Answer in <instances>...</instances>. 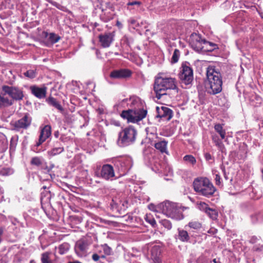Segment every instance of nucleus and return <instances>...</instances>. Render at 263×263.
<instances>
[{"label":"nucleus","instance_id":"de8ad7c7","mask_svg":"<svg viewBox=\"0 0 263 263\" xmlns=\"http://www.w3.org/2000/svg\"><path fill=\"white\" fill-rule=\"evenodd\" d=\"M24 75L30 79L35 77V72L33 70H29L24 73Z\"/></svg>","mask_w":263,"mask_h":263},{"label":"nucleus","instance_id":"72a5a7b5","mask_svg":"<svg viewBox=\"0 0 263 263\" xmlns=\"http://www.w3.org/2000/svg\"><path fill=\"white\" fill-rule=\"evenodd\" d=\"M215 130L219 134L221 139H224L226 137V130L220 124H216L214 125Z\"/></svg>","mask_w":263,"mask_h":263},{"label":"nucleus","instance_id":"aec40b11","mask_svg":"<svg viewBox=\"0 0 263 263\" xmlns=\"http://www.w3.org/2000/svg\"><path fill=\"white\" fill-rule=\"evenodd\" d=\"M32 93L36 97L42 99L46 96V88L32 86L30 88Z\"/></svg>","mask_w":263,"mask_h":263},{"label":"nucleus","instance_id":"c9c22d12","mask_svg":"<svg viewBox=\"0 0 263 263\" xmlns=\"http://www.w3.org/2000/svg\"><path fill=\"white\" fill-rule=\"evenodd\" d=\"M206 214L210 218L213 220L217 219L218 215V212L217 210H216L215 209H212L210 208Z\"/></svg>","mask_w":263,"mask_h":263},{"label":"nucleus","instance_id":"423d86ee","mask_svg":"<svg viewBox=\"0 0 263 263\" xmlns=\"http://www.w3.org/2000/svg\"><path fill=\"white\" fill-rule=\"evenodd\" d=\"M178 77L182 87L189 88L192 86L194 79L193 70L189 63L182 65Z\"/></svg>","mask_w":263,"mask_h":263},{"label":"nucleus","instance_id":"a18cd8bd","mask_svg":"<svg viewBox=\"0 0 263 263\" xmlns=\"http://www.w3.org/2000/svg\"><path fill=\"white\" fill-rule=\"evenodd\" d=\"M198 209L200 211H203V212H205V213H206V212H208V210L210 208L209 205L206 203H205V202H200L198 204Z\"/></svg>","mask_w":263,"mask_h":263},{"label":"nucleus","instance_id":"e433bc0d","mask_svg":"<svg viewBox=\"0 0 263 263\" xmlns=\"http://www.w3.org/2000/svg\"><path fill=\"white\" fill-rule=\"evenodd\" d=\"M183 159L187 164H190L192 165H195L196 163L195 158L191 155H186L184 156Z\"/></svg>","mask_w":263,"mask_h":263},{"label":"nucleus","instance_id":"774afa93","mask_svg":"<svg viewBox=\"0 0 263 263\" xmlns=\"http://www.w3.org/2000/svg\"><path fill=\"white\" fill-rule=\"evenodd\" d=\"M259 15L260 17L263 18V13H259Z\"/></svg>","mask_w":263,"mask_h":263},{"label":"nucleus","instance_id":"1a4fd4ad","mask_svg":"<svg viewBox=\"0 0 263 263\" xmlns=\"http://www.w3.org/2000/svg\"><path fill=\"white\" fill-rule=\"evenodd\" d=\"M157 209L168 217L174 219L178 218L179 210L176 203L174 202L166 201L160 203L158 205Z\"/></svg>","mask_w":263,"mask_h":263},{"label":"nucleus","instance_id":"7ed1b4c3","mask_svg":"<svg viewBox=\"0 0 263 263\" xmlns=\"http://www.w3.org/2000/svg\"><path fill=\"white\" fill-rule=\"evenodd\" d=\"M206 77V92L210 95H216L220 92L222 85L221 75L219 71L216 70L215 66H210L207 68Z\"/></svg>","mask_w":263,"mask_h":263},{"label":"nucleus","instance_id":"dca6fc26","mask_svg":"<svg viewBox=\"0 0 263 263\" xmlns=\"http://www.w3.org/2000/svg\"><path fill=\"white\" fill-rule=\"evenodd\" d=\"M51 134V127L49 125H45L41 130L38 141L35 146L38 147L44 142L50 136Z\"/></svg>","mask_w":263,"mask_h":263},{"label":"nucleus","instance_id":"2eb2a0df","mask_svg":"<svg viewBox=\"0 0 263 263\" xmlns=\"http://www.w3.org/2000/svg\"><path fill=\"white\" fill-rule=\"evenodd\" d=\"M53 196L54 194H52L50 191L45 190L41 193V203L42 208L44 210L51 207L50 200Z\"/></svg>","mask_w":263,"mask_h":263},{"label":"nucleus","instance_id":"0e129e2a","mask_svg":"<svg viewBox=\"0 0 263 263\" xmlns=\"http://www.w3.org/2000/svg\"><path fill=\"white\" fill-rule=\"evenodd\" d=\"M65 7L61 5H60V7H59L58 9L64 11Z\"/></svg>","mask_w":263,"mask_h":263},{"label":"nucleus","instance_id":"6e6552de","mask_svg":"<svg viewBox=\"0 0 263 263\" xmlns=\"http://www.w3.org/2000/svg\"><path fill=\"white\" fill-rule=\"evenodd\" d=\"M92 243L91 236H86L78 240L75 245L74 251L77 255L80 257H85L90 245Z\"/></svg>","mask_w":263,"mask_h":263},{"label":"nucleus","instance_id":"79ce46f5","mask_svg":"<svg viewBox=\"0 0 263 263\" xmlns=\"http://www.w3.org/2000/svg\"><path fill=\"white\" fill-rule=\"evenodd\" d=\"M13 173L12 169L10 168H3L0 170V176H8Z\"/></svg>","mask_w":263,"mask_h":263},{"label":"nucleus","instance_id":"a878e982","mask_svg":"<svg viewBox=\"0 0 263 263\" xmlns=\"http://www.w3.org/2000/svg\"><path fill=\"white\" fill-rule=\"evenodd\" d=\"M141 5L142 3L140 1H135L129 2L126 4V9L130 11L137 10Z\"/></svg>","mask_w":263,"mask_h":263},{"label":"nucleus","instance_id":"20e7f679","mask_svg":"<svg viewBox=\"0 0 263 263\" xmlns=\"http://www.w3.org/2000/svg\"><path fill=\"white\" fill-rule=\"evenodd\" d=\"M193 185L196 193L208 198L212 196L216 191L213 183L206 177L196 178L193 181Z\"/></svg>","mask_w":263,"mask_h":263},{"label":"nucleus","instance_id":"3c124183","mask_svg":"<svg viewBox=\"0 0 263 263\" xmlns=\"http://www.w3.org/2000/svg\"><path fill=\"white\" fill-rule=\"evenodd\" d=\"M17 139L12 137L10 140V149L15 148L17 144Z\"/></svg>","mask_w":263,"mask_h":263},{"label":"nucleus","instance_id":"f03ea898","mask_svg":"<svg viewBox=\"0 0 263 263\" xmlns=\"http://www.w3.org/2000/svg\"><path fill=\"white\" fill-rule=\"evenodd\" d=\"M177 81L175 78L167 77L164 74L159 73L155 77L154 90L156 97L160 99L161 97L167 94L168 90H175L178 91Z\"/></svg>","mask_w":263,"mask_h":263},{"label":"nucleus","instance_id":"c756f323","mask_svg":"<svg viewBox=\"0 0 263 263\" xmlns=\"http://www.w3.org/2000/svg\"><path fill=\"white\" fill-rule=\"evenodd\" d=\"M212 139L220 151H222V149L224 148V146L218 136L216 134H212Z\"/></svg>","mask_w":263,"mask_h":263},{"label":"nucleus","instance_id":"864d4df0","mask_svg":"<svg viewBox=\"0 0 263 263\" xmlns=\"http://www.w3.org/2000/svg\"><path fill=\"white\" fill-rule=\"evenodd\" d=\"M204 157L206 161H210V160H212L213 161L214 160V158L209 153H205L204 154Z\"/></svg>","mask_w":263,"mask_h":263},{"label":"nucleus","instance_id":"a19ab883","mask_svg":"<svg viewBox=\"0 0 263 263\" xmlns=\"http://www.w3.org/2000/svg\"><path fill=\"white\" fill-rule=\"evenodd\" d=\"M144 219L147 222L149 223L153 227H155L156 226V220L151 215L146 214L145 216Z\"/></svg>","mask_w":263,"mask_h":263},{"label":"nucleus","instance_id":"39448f33","mask_svg":"<svg viewBox=\"0 0 263 263\" xmlns=\"http://www.w3.org/2000/svg\"><path fill=\"white\" fill-rule=\"evenodd\" d=\"M136 136V129L132 126H129L119 133L117 144L121 147L129 146L134 143Z\"/></svg>","mask_w":263,"mask_h":263},{"label":"nucleus","instance_id":"c03bdc74","mask_svg":"<svg viewBox=\"0 0 263 263\" xmlns=\"http://www.w3.org/2000/svg\"><path fill=\"white\" fill-rule=\"evenodd\" d=\"M50 253L46 252L42 254L41 261L42 263H51L49 260V255Z\"/></svg>","mask_w":263,"mask_h":263},{"label":"nucleus","instance_id":"bf43d9fd","mask_svg":"<svg viewBox=\"0 0 263 263\" xmlns=\"http://www.w3.org/2000/svg\"><path fill=\"white\" fill-rule=\"evenodd\" d=\"M258 238L256 236H252L250 240V242L252 243H254L257 241Z\"/></svg>","mask_w":263,"mask_h":263},{"label":"nucleus","instance_id":"4468645a","mask_svg":"<svg viewBox=\"0 0 263 263\" xmlns=\"http://www.w3.org/2000/svg\"><path fill=\"white\" fill-rule=\"evenodd\" d=\"M132 73V71L127 69H116L110 72V77L114 79H123L130 77Z\"/></svg>","mask_w":263,"mask_h":263},{"label":"nucleus","instance_id":"09e8293b","mask_svg":"<svg viewBox=\"0 0 263 263\" xmlns=\"http://www.w3.org/2000/svg\"><path fill=\"white\" fill-rule=\"evenodd\" d=\"M162 224L164 227L168 230L171 229L172 225L171 222L168 220H163L162 221Z\"/></svg>","mask_w":263,"mask_h":263},{"label":"nucleus","instance_id":"412c9836","mask_svg":"<svg viewBox=\"0 0 263 263\" xmlns=\"http://www.w3.org/2000/svg\"><path fill=\"white\" fill-rule=\"evenodd\" d=\"M161 253V249L159 246H154L151 250V258L155 262L160 260V255Z\"/></svg>","mask_w":263,"mask_h":263},{"label":"nucleus","instance_id":"ea45409f","mask_svg":"<svg viewBox=\"0 0 263 263\" xmlns=\"http://www.w3.org/2000/svg\"><path fill=\"white\" fill-rule=\"evenodd\" d=\"M179 57H180V51L177 49H175L174 51V53L173 54L172 59H171V62L172 63H177L178 61Z\"/></svg>","mask_w":263,"mask_h":263},{"label":"nucleus","instance_id":"4c0bfd02","mask_svg":"<svg viewBox=\"0 0 263 263\" xmlns=\"http://www.w3.org/2000/svg\"><path fill=\"white\" fill-rule=\"evenodd\" d=\"M212 173L215 175V183L217 185L222 186L223 184L221 182V178L219 173L216 170H213Z\"/></svg>","mask_w":263,"mask_h":263},{"label":"nucleus","instance_id":"6e6d98bb","mask_svg":"<svg viewBox=\"0 0 263 263\" xmlns=\"http://www.w3.org/2000/svg\"><path fill=\"white\" fill-rule=\"evenodd\" d=\"M100 258V256L97 253H95V254H92V259L95 261H99Z\"/></svg>","mask_w":263,"mask_h":263},{"label":"nucleus","instance_id":"e2e57ef3","mask_svg":"<svg viewBox=\"0 0 263 263\" xmlns=\"http://www.w3.org/2000/svg\"><path fill=\"white\" fill-rule=\"evenodd\" d=\"M116 25L119 28H122V24L119 21H118L117 22Z\"/></svg>","mask_w":263,"mask_h":263},{"label":"nucleus","instance_id":"b1692460","mask_svg":"<svg viewBox=\"0 0 263 263\" xmlns=\"http://www.w3.org/2000/svg\"><path fill=\"white\" fill-rule=\"evenodd\" d=\"M178 239L181 242H187L190 241V237L188 232L181 229H178Z\"/></svg>","mask_w":263,"mask_h":263},{"label":"nucleus","instance_id":"9b49d317","mask_svg":"<svg viewBox=\"0 0 263 263\" xmlns=\"http://www.w3.org/2000/svg\"><path fill=\"white\" fill-rule=\"evenodd\" d=\"M2 89L5 94L9 95L12 98V101H20L24 98L23 90L17 87L3 85Z\"/></svg>","mask_w":263,"mask_h":263},{"label":"nucleus","instance_id":"5fc2aeb1","mask_svg":"<svg viewBox=\"0 0 263 263\" xmlns=\"http://www.w3.org/2000/svg\"><path fill=\"white\" fill-rule=\"evenodd\" d=\"M262 248H263V246L262 245H261V246L255 245L253 247V249L255 251H260L262 250Z\"/></svg>","mask_w":263,"mask_h":263},{"label":"nucleus","instance_id":"680f3d73","mask_svg":"<svg viewBox=\"0 0 263 263\" xmlns=\"http://www.w3.org/2000/svg\"><path fill=\"white\" fill-rule=\"evenodd\" d=\"M59 135H60V133H59V132L58 130L54 132V136L55 138H58L59 137Z\"/></svg>","mask_w":263,"mask_h":263},{"label":"nucleus","instance_id":"58836bf2","mask_svg":"<svg viewBox=\"0 0 263 263\" xmlns=\"http://www.w3.org/2000/svg\"><path fill=\"white\" fill-rule=\"evenodd\" d=\"M43 161V159L42 158L39 157H34L32 158L30 163L31 164L33 165L40 166L42 165Z\"/></svg>","mask_w":263,"mask_h":263},{"label":"nucleus","instance_id":"052dcab7","mask_svg":"<svg viewBox=\"0 0 263 263\" xmlns=\"http://www.w3.org/2000/svg\"><path fill=\"white\" fill-rule=\"evenodd\" d=\"M222 172L223 173V176H224V178L225 180H229V177L228 176V175L227 174L224 168L222 169Z\"/></svg>","mask_w":263,"mask_h":263},{"label":"nucleus","instance_id":"603ef678","mask_svg":"<svg viewBox=\"0 0 263 263\" xmlns=\"http://www.w3.org/2000/svg\"><path fill=\"white\" fill-rule=\"evenodd\" d=\"M128 202L126 200L123 199L121 201V205L120 211H124L127 208Z\"/></svg>","mask_w":263,"mask_h":263},{"label":"nucleus","instance_id":"473e14b6","mask_svg":"<svg viewBox=\"0 0 263 263\" xmlns=\"http://www.w3.org/2000/svg\"><path fill=\"white\" fill-rule=\"evenodd\" d=\"M64 150L63 146L54 147L51 150L47 152L48 155L49 156L52 157L58 154H60L62 153Z\"/></svg>","mask_w":263,"mask_h":263},{"label":"nucleus","instance_id":"338daca9","mask_svg":"<svg viewBox=\"0 0 263 263\" xmlns=\"http://www.w3.org/2000/svg\"><path fill=\"white\" fill-rule=\"evenodd\" d=\"M154 263H162V261H161V259L160 260H157L155 262H154Z\"/></svg>","mask_w":263,"mask_h":263},{"label":"nucleus","instance_id":"bb28decb","mask_svg":"<svg viewBox=\"0 0 263 263\" xmlns=\"http://www.w3.org/2000/svg\"><path fill=\"white\" fill-rule=\"evenodd\" d=\"M46 102L48 104L52 106L60 111H62L63 108L59 102L56 99L52 97H49L46 99Z\"/></svg>","mask_w":263,"mask_h":263},{"label":"nucleus","instance_id":"8fccbe9b","mask_svg":"<svg viewBox=\"0 0 263 263\" xmlns=\"http://www.w3.org/2000/svg\"><path fill=\"white\" fill-rule=\"evenodd\" d=\"M128 23L130 25H132L134 28L139 26V24L133 18H130L128 20Z\"/></svg>","mask_w":263,"mask_h":263},{"label":"nucleus","instance_id":"4be33fe9","mask_svg":"<svg viewBox=\"0 0 263 263\" xmlns=\"http://www.w3.org/2000/svg\"><path fill=\"white\" fill-rule=\"evenodd\" d=\"M115 15V12L112 10L106 9L102 11L100 15V18L104 22H108L114 18Z\"/></svg>","mask_w":263,"mask_h":263},{"label":"nucleus","instance_id":"7c9ffc66","mask_svg":"<svg viewBox=\"0 0 263 263\" xmlns=\"http://www.w3.org/2000/svg\"><path fill=\"white\" fill-rule=\"evenodd\" d=\"M13 104L12 100L8 97H5L0 95V108H4L10 106Z\"/></svg>","mask_w":263,"mask_h":263},{"label":"nucleus","instance_id":"f704fd0d","mask_svg":"<svg viewBox=\"0 0 263 263\" xmlns=\"http://www.w3.org/2000/svg\"><path fill=\"white\" fill-rule=\"evenodd\" d=\"M70 245L67 242H64L59 246V253L61 255L65 254L68 251Z\"/></svg>","mask_w":263,"mask_h":263},{"label":"nucleus","instance_id":"f3484780","mask_svg":"<svg viewBox=\"0 0 263 263\" xmlns=\"http://www.w3.org/2000/svg\"><path fill=\"white\" fill-rule=\"evenodd\" d=\"M158 112L157 117L163 119L165 121H169L173 117L172 110L168 107L162 106L161 108L157 107Z\"/></svg>","mask_w":263,"mask_h":263},{"label":"nucleus","instance_id":"a211bd4d","mask_svg":"<svg viewBox=\"0 0 263 263\" xmlns=\"http://www.w3.org/2000/svg\"><path fill=\"white\" fill-rule=\"evenodd\" d=\"M101 177L106 179H111L115 176L113 167L110 164L103 165L101 171Z\"/></svg>","mask_w":263,"mask_h":263},{"label":"nucleus","instance_id":"49530a36","mask_svg":"<svg viewBox=\"0 0 263 263\" xmlns=\"http://www.w3.org/2000/svg\"><path fill=\"white\" fill-rule=\"evenodd\" d=\"M103 250V251H104V253L107 255H109L111 254L112 253V249L111 248L109 247L106 243H105V244H103L101 246Z\"/></svg>","mask_w":263,"mask_h":263},{"label":"nucleus","instance_id":"69168bd1","mask_svg":"<svg viewBox=\"0 0 263 263\" xmlns=\"http://www.w3.org/2000/svg\"><path fill=\"white\" fill-rule=\"evenodd\" d=\"M115 125L117 126H119L120 125V123L119 122L117 121L115 122Z\"/></svg>","mask_w":263,"mask_h":263},{"label":"nucleus","instance_id":"393cba45","mask_svg":"<svg viewBox=\"0 0 263 263\" xmlns=\"http://www.w3.org/2000/svg\"><path fill=\"white\" fill-rule=\"evenodd\" d=\"M167 142L165 140H162L156 142L154 144L155 147L159 150L162 153L168 154L167 150Z\"/></svg>","mask_w":263,"mask_h":263},{"label":"nucleus","instance_id":"2f4dec72","mask_svg":"<svg viewBox=\"0 0 263 263\" xmlns=\"http://www.w3.org/2000/svg\"><path fill=\"white\" fill-rule=\"evenodd\" d=\"M216 46L217 45L215 44L205 40L203 45V48L201 52L212 51L216 49Z\"/></svg>","mask_w":263,"mask_h":263},{"label":"nucleus","instance_id":"f8f14e48","mask_svg":"<svg viewBox=\"0 0 263 263\" xmlns=\"http://www.w3.org/2000/svg\"><path fill=\"white\" fill-rule=\"evenodd\" d=\"M205 40L197 33H192L190 39V44L191 47L196 51L201 52Z\"/></svg>","mask_w":263,"mask_h":263},{"label":"nucleus","instance_id":"c85d7f7f","mask_svg":"<svg viewBox=\"0 0 263 263\" xmlns=\"http://www.w3.org/2000/svg\"><path fill=\"white\" fill-rule=\"evenodd\" d=\"M146 134L149 139H153L155 137L157 138V129L155 126H151L146 128Z\"/></svg>","mask_w":263,"mask_h":263},{"label":"nucleus","instance_id":"cd10ccee","mask_svg":"<svg viewBox=\"0 0 263 263\" xmlns=\"http://www.w3.org/2000/svg\"><path fill=\"white\" fill-rule=\"evenodd\" d=\"M123 198L121 199L118 198L117 197H116L114 199H112L111 203L110 206L112 210H117L119 211L120 210V207L121 205V201H122Z\"/></svg>","mask_w":263,"mask_h":263},{"label":"nucleus","instance_id":"5701e85b","mask_svg":"<svg viewBox=\"0 0 263 263\" xmlns=\"http://www.w3.org/2000/svg\"><path fill=\"white\" fill-rule=\"evenodd\" d=\"M133 42L134 40L132 37L125 35L121 39V45L123 49L128 51Z\"/></svg>","mask_w":263,"mask_h":263},{"label":"nucleus","instance_id":"37998d69","mask_svg":"<svg viewBox=\"0 0 263 263\" xmlns=\"http://www.w3.org/2000/svg\"><path fill=\"white\" fill-rule=\"evenodd\" d=\"M188 226L190 228L198 230L201 227V224L198 221H192L188 223Z\"/></svg>","mask_w":263,"mask_h":263},{"label":"nucleus","instance_id":"13d9d810","mask_svg":"<svg viewBox=\"0 0 263 263\" xmlns=\"http://www.w3.org/2000/svg\"><path fill=\"white\" fill-rule=\"evenodd\" d=\"M48 2L53 6L55 7L58 9L59 7H60V4L56 2L52 1H48Z\"/></svg>","mask_w":263,"mask_h":263},{"label":"nucleus","instance_id":"6ab92c4d","mask_svg":"<svg viewBox=\"0 0 263 263\" xmlns=\"http://www.w3.org/2000/svg\"><path fill=\"white\" fill-rule=\"evenodd\" d=\"M43 36L45 38V41L47 46L49 45H53L59 41L61 37L53 33H48L46 31H44L42 33Z\"/></svg>","mask_w":263,"mask_h":263},{"label":"nucleus","instance_id":"9d476101","mask_svg":"<svg viewBox=\"0 0 263 263\" xmlns=\"http://www.w3.org/2000/svg\"><path fill=\"white\" fill-rule=\"evenodd\" d=\"M32 118L28 114H25L22 118L11 122L12 129L16 132L27 129L31 125Z\"/></svg>","mask_w":263,"mask_h":263},{"label":"nucleus","instance_id":"0eeeda50","mask_svg":"<svg viewBox=\"0 0 263 263\" xmlns=\"http://www.w3.org/2000/svg\"><path fill=\"white\" fill-rule=\"evenodd\" d=\"M114 165L118 170L120 175H125L133 165V160L129 156H119L114 160Z\"/></svg>","mask_w":263,"mask_h":263},{"label":"nucleus","instance_id":"f257e3e1","mask_svg":"<svg viewBox=\"0 0 263 263\" xmlns=\"http://www.w3.org/2000/svg\"><path fill=\"white\" fill-rule=\"evenodd\" d=\"M125 103L127 106L133 108L123 110L121 114V117L126 119L128 123H138L145 118L147 111L141 108L142 103L139 98L134 96L129 99H123L121 102L120 105L125 107Z\"/></svg>","mask_w":263,"mask_h":263},{"label":"nucleus","instance_id":"4d7b16f0","mask_svg":"<svg viewBox=\"0 0 263 263\" xmlns=\"http://www.w3.org/2000/svg\"><path fill=\"white\" fill-rule=\"evenodd\" d=\"M48 2L53 6L55 7L58 9L59 7H60V4L56 2L52 1H48Z\"/></svg>","mask_w":263,"mask_h":263},{"label":"nucleus","instance_id":"ddd939ff","mask_svg":"<svg viewBox=\"0 0 263 263\" xmlns=\"http://www.w3.org/2000/svg\"><path fill=\"white\" fill-rule=\"evenodd\" d=\"M115 32H109L102 33L99 36V40L103 48H108L114 41Z\"/></svg>","mask_w":263,"mask_h":263}]
</instances>
